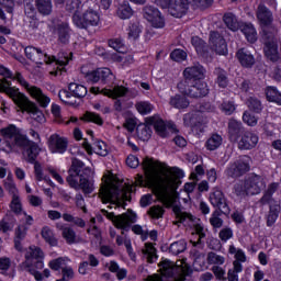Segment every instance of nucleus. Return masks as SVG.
Segmentation results:
<instances>
[{
  "instance_id": "37",
  "label": "nucleus",
  "mask_w": 281,
  "mask_h": 281,
  "mask_svg": "<svg viewBox=\"0 0 281 281\" xmlns=\"http://www.w3.org/2000/svg\"><path fill=\"white\" fill-rule=\"evenodd\" d=\"M266 98L268 102H276V104H279L281 106V92L278 91V88L273 86H268L266 88Z\"/></svg>"
},
{
  "instance_id": "40",
  "label": "nucleus",
  "mask_w": 281,
  "mask_h": 281,
  "mask_svg": "<svg viewBox=\"0 0 281 281\" xmlns=\"http://www.w3.org/2000/svg\"><path fill=\"white\" fill-rule=\"evenodd\" d=\"M191 44L195 48V52L200 54V56H206L207 55V46L205 45V41H203L199 36H194L191 38Z\"/></svg>"
},
{
  "instance_id": "42",
  "label": "nucleus",
  "mask_w": 281,
  "mask_h": 281,
  "mask_svg": "<svg viewBox=\"0 0 281 281\" xmlns=\"http://www.w3.org/2000/svg\"><path fill=\"white\" fill-rule=\"evenodd\" d=\"M142 254L147 256V262L153 263L157 260V248L153 246L150 243L145 244V248L142 249Z\"/></svg>"
},
{
  "instance_id": "59",
  "label": "nucleus",
  "mask_w": 281,
  "mask_h": 281,
  "mask_svg": "<svg viewBox=\"0 0 281 281\" xmlns=\"http://www.w3.org/2000/svg\"><path fill=\"white\" fill-rule=\"evenodd\" d=\"M136 109L142 115H147V113H150V111H153V104L146 101H140L136 103Z\"/></svg>"
},
{
  "instance_id": "9",
  "label": "nucleus",
  "mask_w": 281,
  "mask_h": 281,
  "mask_svg": "<svg viewBox=\"0 0 281 281\" xmlns=\"http://www.w3.org/2000/svg\"><path fill=\"white\" fill-rule=\"evenodd\" d=\"M178 89L183 95L189 98H205L210 93L207 83L203 81H194L190 83L188 80L180 81L178 83Z\"/></svg>"
},
{
  "instance_id": "57",
  "label": "nucleus",
  "mask_w": 281,
  "mask_h": 281,
  "mask_svg": "<svg viewBox=\"0 0 281 281\" xmlns=\"http://www.w3.org/2000/svg\"><path fill=\"white\" fill-rule=\"evenodd\" d=\"M139 34H142V29H139V24L138 23H132L130 25V30H128V38H131L132 41H137V38H139Z\"/></svg>"
},
{
  "instance_id": "22",
  "label": "nucleus",
  "mask_w": 281,
  "mask_h": 281,
  "mask_svg": "<svg viewBox=\"0 0 281 281\" xmlns=\"http://www.w3.org/2000/svg\"><path fill=\"white\" fill-rule=\"evenodd\" d=\"M184 80H203L205 78V68L201 64L188 67L183 71Z\"/></svg>"
},
{
  "instance_id": "23",
  "label": "nucleus",
  "mask_w": 281,
  "mask_h": 281,
  "mask_svg": "<svg viewBox=\"0 0 281 281\" xmlns=\"http://www.w3.org/2000/svg\"><path fill=\"white\" fill-rule=\"evenodd\" d=\"M258 145V135L251 132H245L238 140L239 150H251Z\"/></svg>"
},
{
  "instance_id": "33",
  "label": "nucleus",
  "mask_w": 281,
  "mask_h": 281,
  "mask_svg": "<svg viewBox=\"0 0 281 281\" xmlns=\"http://www.w3.org/2000/svg\"><path fill=\"white\" fill-rule=\"evenodd\" d=\"M161 267V276H164L165 278H172V276L177 273V270L179 269L180 265L175 263L170 260H165L162 261Z\"/></svg>"
},
{
  "instance_id": "60",
  "label": "nucleus",
  "mask_w": 281,
  "mask_h": 281,
  "mask_svg": "<svg viewBox=\"0 0 281 281\" xmlns=\"http://www.w3.org/2000/svg\"><path fill=\"white\" fill-rule=\"evenodd\" d=\"M170 58L176 63H181V60H186V58H188V54L183 49H175L171 52Z\"/></svg>"
},
{
  "instance_id": "50",
  "label": "nucleus",
  "mask_w": 281,
  "mask_h": 281,
  "mask_svg": "<svg viewBox=\"0 0 281 281\" xmlns=\"http://www.w3.org/2000/svg\"><path fill=\"white\" fill-rule=\"evenodd\" d=\"M215 76H217V85L222 89H225L227 87L228 80H227V71H225L222 68H215L214 70Z\"/></svg>"
},
{
  "instance_id": "44",
  "label": "nucleus",
  "mask_w": 281,
  "mask_h": 281,
  "mask_svg": "<svg viewBox=\"0 0 281 281\" xmlns=\"http://www.w3.org/2000/svg\"><path fill=\"white\" fill-rule=\"evenodd\" d=\"M42 237L52 247H56V245H58V239H56V237L54 236V231H52V228H49L48 226L42 228Z\"/></svg>"
},
{
  "instance_id": "46",
  "label": "nucleus",
  "mask_w": 281,
  "mask_h": 281,
  "mask_svg": "<svg viewBox=\"0 0 281 281\" xmlns=\"http://www.w3.org/2000/svg\"><path fill=\"white\" fill-rule=\"evenodd\" d=\"M223 21L228 30H232L233 32H236V30H238V19H236V15H234V13L224 14Z\"/></svg>"
},
{
  "instance_id": "35",
  "label": "nucleus",
  "mask_w": 281,
  "mask_h": 281,
  "mask_svg": "<svg viewBox=\"0 0 281 281\" xmlns=\"http://www.w3.org/2000/svg\"><path fill=\"white\" fill-rule=\"evenodd\" d=\"M169 104L170 106H173V109H188V106H190V101L183 95L176 94L170 98Z\"/></svg>"
},
{
  "instance_id": "49",
  "label": "nucleus",
  "mask_w": 281,
  "mask_h": 281,
  "mask_svg": "<svg viewBox=\"0 0 281 281\" xmlns=\"http://www.w3.org/2000/svg\"><path fill=\"white\" fill-rule=\"evenodd\" d=\"M58 98L64 102V104H69L70 106H75V104H78L76 99H74L76 97H74V93H71V91L60 90L58 93Z\"/></svg>"
},
{
  "instance_id": "55",
  "label": "nucleus",
  "mask_w": 281,
  "mask_h": 281,
  "mask_svg": "<svg viewBox=\"0 0 281 281\" xmlns=\"http://www.w3.org/2000/svg\"><path fill=\"white\" fill-rule=\"evenodd\" d=\"M110 47L119 52V54H124L126 52V46H124V42L121 38H114L109 41Z\"/></svg>"
},
{
  "instance_id": "28",
  "label": "nucleus",
  "mask_w": 281,
  "mask_h": 281,
  "mask_svg": "<svg viewBox=\"0 0 281 281\" xmlns=\"http://www.w3.org/2000/svg\"><path fill=\"white\" fill-rule=\"evenodd\" d=\"M56 32L58 36V43L61 45H68L69 40L71 38V29H69V24L66 22L57 24Z\"/></svg>"
},
{
  "instance_id": "27",
  "label": "nucleus",
  "mask_w": 281,
  "mask_h": 281,
  "mask_svg": "<svg viewBox=\"0 0 281 281\" xmlns=\"http://www.w3.org/2000/svg\"><path fill=\"white\" fill-rule=\"evenodd\" d=\"M257 19L260 21V23H262L263 30L265 27H273L269 26L273 21V14L268 8L265 7V4H259L257 10Z\"/></svg>"
},
{
  "instance_id": "54",
  "label": "nucleus",
  "mask_w": 281,
  "mask_h": 281,
  "mask_svg": "<svg viewBox=\"0 0 281 281\" xmlns=\"http://www.w3.org/2000/svg\"><path fill=\"white\" fill-rule=\"evenodd\" d=\"M148 216H150V218H164V214H166V210H164L161 206L159 205H154L150 206L149 210L147 211Z\"/></svg>"
},
{
  "instance_id": "64",
  "label": "nucleus",
  "mask_w": 281,
  "mask_h": 281,
  "mask_svg": "<svg viewBox=\"0 0 281 281\" xmlns=\"http://www.w3.org/2000/svg\"><path fill=\"white\" fill-rule=\"evenodd\" d=\"M14 229V223L8 221V218H3L0 222V232L3 234H8V232H12Z\"/></svg>"
},
{
  "instance_id": "61",
  "label": "nucleus",
  "mask_w": 281,
  "mask_h": 281,
  "mask_svg": "<svg viewBox=\"0 0 281 281\" xmlns=\"http://www.w3.org/2000/svg\"><path fill=\"white\" fill-rule=\"evenodd\" d=\"M218 237L222 240V243H227L231 238H234V231L229 227H224L220 231Z\"/></svg>"
},
{
  "instance_id": "20",
  "label": "nucleus",
  "mask_w": 281,
  "mask_h": 281,
  "mask_svg": "<svg viewBox=\"0 0 281 281\" xmlns=\"http://www.w3.org/2000/svg\"><path fill=\"white\" fill-rule=\"evenodd\" d=\"M43 250L40 247L31 246L25 254V261L20 265V270L25 271V269H30V262H34L35 260H41L44 258Z\"/></svg>"
},
{
  "instance_id": "36",
  "label": "nucleus",
  "mask_w": 281,
  "mask_h": 281,
  "mask_svg": "<svg viewBox=\"0 0 281 281\" xmlns=\"http://www.w3.org/2000/svg\"><path fill=\"white\" fill-rule=\"evenodd\" d=\"M35 5L40 14H42L43 16H49V14H52V0H35Z\"/></svg>"
},
{
  "instance_id": "14",
  "label": "nucleus",
  "mask_w": 281,
  "mask_h": 281,
  "mask_svg": "<svg viewBox=\"0 0 281 281\" xmlns=\"http://www.w3.org/2000/svg\"><path fill=\"white\" fill-rule=\"evenodd\" d=\"M209 45L212 52H215L217 56H227V42L225 41V37L221 35V33L216 31H211L209 37Z\"/></svg>"
},
{
  "instance_id": "15",
  "label": "nucleus",
  "mask_w": 281,
  "mask_h": 281,
  "mask_svg": "<svg viewBox=\"0 0 281 281\" xmlns=\"http://www.w3.org/2000/svg\"><path fill=\"white\" fill-rule=\"evenodd\" d=\"M18 82H20V85H22V87H24L27 90L30 95L34 98L43 109H47L52 100L49 99V97L43 93V90H41V88L36 86H30V83L25 81V78L23 77L19 79Z\"/></svg>"
},
{
  "instance_id": "45",
  "label": "nucleus",
  "mask_w": 281,
  "mask_h": 281,
  "mask_svg": "<svg viewBox=\"0 0 281 281\" xmlns=\"http://www.w3.org/2000/svg\"><path fill=\"white\" fill-rule=\"evenodd\" d=\"M187 248L188 244L186 243V240L181 239L172 243L169 247V251L173 256H179V254H183V251H186Z\"/></svg>"
},
{
  "instance_id": "34",
  "label": "nucleus",
  "mask_w": 281,
  "mask_h": 281,
  "mask_svg": "<svg viewBox=\"0 0 281 281\" xmlns=\"http://www.w3.org/2000/svg\"><path fill=\"white\" fill-rule=\"evenodd\" d=\"M98 265H100V260L98 259V257H95V255L93 254H89L87 257V261H83L80 263L79 266V273L81 276H87V271L90 267H98Z\"/></svg>"
},
{
  "instance_id": "39",
  "label": "nucleus",
  "mask_w": 281,
  "mask_h": 281,
  "mask_svg": "<svg viewBox=\"0 0 281 281\" xmlns=\"http://www.w3.org/2000/svg\"><path fill=\"white\" fill-rule=\"evenodd\" d=\"M241 32L245 34L248 43H256V41H258V33L256 32L254 24H244Z\"/></svg>"
},
{
  "instance_id": "16",
  "label": "nucleus",
  "mask_w": 281,
  "mask_h": 281,
  "mask_svg": "<svg viewBox=\"0 0 281 281\" xmlns=\"http://www.w3.org/2000/svg\"><path fill=\"white\" fill-rule=\"evenodd\" d=\"M143 13L145 19L151 23L153 27H164L166 25V20H164L159 9L153 5H146L143 9Z\"/></svg>"
},
{
  "instance_id": "43",
  "label": "nucleus",
  "mask_w": 281,
  "mask_h": 281,
  "mask_svg": "<svg viewBox=\"0 0 281 281\" xmlns=\"http://www.w3.org/2000/svg\"><path fill=\"white\" fill-rule=\"evenodd\" d=\"M279 214H280V203H276L274 205H271L267 216L268 227H271L276 223V221H278Z\"/></svg>"
},
{
  "instance_id": "51",
  "label": "nucleus",
  "mask_w": 281,
  "mask_h": 281,
  "mask_svg": "<svg viewBox=\"0 0 281 281\" xmlns=\"http://www.w3.org/2000/svg\"><path fill=\"white\" fill-rule=\"evenodd\" d=\"M222 214L223 212L215 210L210 217V224L215 229H221V227H223V218H221Z\"/></svg>"
},
{
  "instance_id": "41",
  "label": "nucleus",
  "mask_w": 281,
  "mask_h": 281,
  "mask_svg": "<svg viewBox=\"0 0 281 281\" xmlns=\"http://www.w3.org/2000/svg\"><path fill=\"white\" fill-rule=\"evenodd\" d=\"M136 133L139 139L148 142L149 137L153 135V130H150V125L148 123L139 124L136 128Z\"/></svg>"
},
{
  "instance_id": "58",
  "label": "nucleus",
  "mask_w": 281,
  "mask_h": 281,
  "mask_svg": "<svg viewBox=\"0 0 281 281\" xmlns=\"http://www.w3.org/2000/svg\"><path fill=\"white\" fill-rule=\"evenodd\" d=\"M207 262L209 265H224L225 257L217 255L216 252H209Z\"/></svg>"
},
{
  "instance_id": "53",
  "label": "nucleus",
  "mask_w": 281,
  "mask_h": 281,
  "mask_svg": "<svg viewBox=\"0 0 281 281\" xmlns=\"http://www.w3.org/2000/svg\"><path fill=\"white\" fill-rule=\"evenodd\" d=\"M81 120H85L86 122H93V124H98V126H102V124H104L100 114L93 112H86Z\"/></svg>"
},
{
  "instance_id": "6",
  "label": "nucleus",
  "mask_w": 281,
  "mask_h": 281,
  "mask_svg": "<svg viewBox=\"0 0 281 281\" xmlns=\"http://www.w3.org/2000/svg\"><path fill=\"white\" fill-rule=\"evenodd\" d=\"M88 10L85 11L82 16L79 14L72 15V23H75L76 27L79 30H88V27H95L98 23H100V13H98V4L93 1H87L85 3Z\"/></svg>"
},
{
  "instance_id": "8",
  "label": "nucleus",
  "mask_w": 281,
  "mask_h": 281,
  "mask_svg": "<svg viewBox=\"0 0 281 281\" xmlns=\"http://www.w3.org/2000/svg\"><path fill=\"white\" fill-rule=\"evenodd\" d=\"M276 27H265L262 34L263 54L271 63H278L280 58V50H278V38Z\"/></svg>"
},
{
  "instance_id": "30",
  "label": "nucleus",
  "mask_w": 281,
  "mask_h": 281,
  "mask_svg": "<svg viewBox=\"0 0 281 281\" xmlns=\"http://www.w3.org/2000/svg\"><path fill=\"white\" fill-rule=\"evenodd\" d=\"M243 133V123L237 120H229L228 122V136L231 142H237Z\"/></svg>"
},
{
  "instance_id": "18",
  "label": "nucleus",
  "mask_w": 281,
  "mask_h": 281,
  "mask_svg": "<svg viewBox=\"0 0 281 281\" xmlns=\"http://www.w3.org/2000/svg\"><path fill=\"white\" fill-rule=\"evenodd\" d=\"M90 92L98 94L102 93L108 98H113V100H117V98H124L128 93V88L124 86H115L113 89H102L100 90L98 87L90 88Z\"/></svg>"
},
{
  "instance_id": "1",
  "label": "nucleus",
  "mask_w": 281,
  "mask_h": 281,
  "mask_svg": "<svg viewBox=\"0 0 281 281\" xmlns=\"http://www.w3.org/2000/svg\"><path fill=\"white\" fill-rule=\"evenodd\" d=\"M140 166L162 205L172 207V212L180 220V223H183L187 218L192 221V215L181 211V206L176 204L179 196L175 192L181 183L179 179H183V170L171 168L159 173L157 172V162L149 157L144 158Z\"/></svg>"
},
{
  "instance_id": "25",
  "label": "nucleus",
  "mask_w": 281,
  "mask_h": 281,
  "mask_svg": "<svg viewBox=\"0 0 281 281\" xmlns=\"http://www.w3.org/2000/svg\"><path fill=\"white\" fill-rule=\"evenodd\" d=\"M145 122L149 126H154L159 137H168V128L166 127V123L164 122V120H161V117L159 116L147 117Z\"/></svg>"
},
{
  "instance_id": "2",
  "label": "nucleus",
  "mask_w": 281,
  "mask_h": 281,
  "mask_svg": "<svg viewBox=\"0 0 281 281\" xmlns=\"http://www.w3.org/2000/svg\"><path fill=\"white\" fill-rule=\"evenodd\" d=\"M0 135L5 140L4 153H14L16 148L24 150L25 159L29 164H34L35 177L37 181H43V169L41 162L36 161L41 154V147L35 142L27 139V136L21 132V128L14 124L0 130Z\"/></svg>"
},
{
  "instance_id": "48",
  "label": "nucleus",
  "mask_w": 281,
  "mask_h": 281,
  "mask_svg": "<svg viewBox=\"0 0 281 281\" xmlns=\"http://www.w3.org/2000/svg\"><path fill=\"white\" fill-rule=\"evenodd\" d=\"M116 14L119 19H131L133 16V9L128 3H122L119 5Z\"/></svg>"
},
{
  "instance_id": "10",
  "label": "nucleus",
  "mask_w": 281,
  "mask_h": 281,
  "mask_svg": "<svg viewBox=\"0 0 281 281\" xmlns=\"http://www.w3.org/2000/svg\"><path fill=\"white\" fill-rule=\"evenodd\" d=\"M101 214H103V216H106L108 220L111 221L117 229H124L125 232H128V227H131V225H133V223L137 221V215H135L134 213H123L120 215H115L114 212H109L102 209Z\"/></svg>"
},
{
  "instance_id": "13",
  "label": "nucleus",
  "mask_w": 281,
  "mask_h": 281,
  "mask_svg": "<svg viewBox=\"0 0 281 281\" xmlns=\"http://www.w3.org/2000/svg\"><path fill=\"white\" fill-rule=\"evenodd\" d=\"M209 201L213 207H216L222 214H225V216L229 215V212L232 210L229 209V202H227V198L225 196V193L218 189H214L209 196Z\"/></svg>"
},
{
  "instance_id": "21",
  "label": "nucleus",
  "mask_w": 281,
  "mask_h": 281,
  "mask_svg": "<svg viewBox=\"0 0 281 281\" xmlns=\"http://www.w3.org/2000/svg\"><path fill=\"white\" fill-rule=\"evenodd\" d=\"M188 0H171L168 7V12L176 19H181L188 12Z\"/></svg>"
},
{
  "instance_id": "29",
  "label": "nucleus",
  "mask_w": 281,
  "mask_h": 281,
  "mask_svg": "<svg viewBox=\"0 0 281 281\" xmlns=\"http://www.w3.org/2000/svg\"><path fill=\"white\" fill-rule=\"evenodd\" d=\"M0 76L3 77V79H0L1 93H7V95H10L7 91L8 89L16 91V89L12 88V82L8 81V78H12V71H10V69L5 68V66H0Z\"/></svg>"
},
{
  "instance_id": "11",
  "label": "nucleus",
  "mask_w": 281,
  "mask_h": 281,
  "mask_svg": "<svg viewBox=\"0 0 281 281\" xmlns=\"http://www.w3.org/2000/svg\"><path fill=\"white\" fill-rule=\"evenodd\" d=\"M251 157L249 156H240L237 160L229 165L226 169L227 177H232V179H238V177H243L247 175L249 170H251Z\"/></svg>"
},
{
  "instance_id": "47",
  "label": "nucleus",
  "mask_w": 281,
  "mask_h": 281,
  "mask_svg": "<svg viewBox=\"0 0 281 281\" xmlns=\"http://www.w3.org/2000/svg\"><path fill=\"white\" fill-rule=\"evenodd\" d=\"M221 144H223V136H221L218 134H213L206 140V148H207V150H216V148L221 147Z\"/></svg>"
},
{
  "instance_id": "4",
  "label": "nucleus",
  "mask_w": 281,
  "mask_h": 281,
  "mask_svg": "<svg viewBox=\"0 0 281 281\" xmlns=\"http://www.w3.org/2000/svg\"><path fill=\"white\" fill-rule=\"evenodd\" d=\"M99 196L102 203H110L109 210L122 207V202L128 201L124 187L117 182H104L100 189Z\"/></svg>"
},
{
  "instance_id": "56",
  "label": "nucleus",
  "mask_w": 281,
  "mask_h": 281,
  "mask_svg": "<svg viewBox=\"0 0 281 281\" xmlns=\"http://www.w3.org/2000/svg\"><path fill=\"white\" fill-rule=\"evenodd\" d=\"M247 104L250 111H254L255 113H260L262 111V102L257 98L250 97Z\"/></svg>"
},
{
  "instance_id": "52",
  "label": "nucleus",
  "mask_w": 281,
  "mask_h": 281,
  "mask_svg": "<svg viewBox=\"0 0 281 281\" xmlns=\"http://www.w3.org/2000/svg\"><path fill=\"white\" fill-rule=\"evenodd\" d=\"M4 189L11 196H18L19 195V189H16V184L14 183V180H12V176H8L4 180Z\"/></svg>"
},
{
  "instance_id": "12",
  "label": "nucleus",
  "mask_w": 281,
  "mask_h": 281,
  "mask_svg": "<svg viewBox=\"0 0 281 281\" xmlns=\"http://www.w3.org/2000/svg\"><path fill=\"white\" fill-rule=\"evenodd\" d=\"M85 78L87 82H102V85H109L115 80V76L109 68H99L97 70L87 72Z\"/></svg>"
},
{
  "instance_id": "3",
  "label": "nucleus",
  "mask_w": 281,
  "mask_h": 281,
  "mask_svg": "<svg viewBox=\"0 0 281 281\" xmlns=\"http://www.w3.org/2000/svg\"><path fill=\"white\" fill-rule=\"evenodd\" d=\"M93 169L86 167L80 159L72 158L66 181L74 190H82L83 194H91L94 190Z\"/></svg>"
},
{
  "instance_id": "32",
  "label": "nucleus",
  "mask_w": 281,
  "mask_h": 281,
  "mask_svg": "<svg viewBox=\"0 0 281 281\" xmlns=\"http://www.w3.org/2000/svg\"><path fill=\"white\" fill-rule=\"evenodd\" d=\"M68 91H70L74 98H77L78 100H82V98H87V93H89V91L87 90V87L76 82L69 83Z\"/></svg>"
},
{
  "instance_id": "62",
  "label": "nucleus",
  "mask_w": 281,
  "mask_h": 281,
  "mask_svg": "<svg viewBox=\"0 0 281 281\" xmlns=\"http://www.w3.org/2000/svg\"><path fill=\"white\" fill-rule=\"evenodd\" d=\"M81 3L82 2L80 0H68L66 2V10L68 12H74L75 14H78V10H80Z\"/></svg>"
},
{
  "instance_id": "19",
  "label": "nucleus",
  "mask_w": 281,
  "mask_h": 281,
  "mask_svg": "<svg viewBox=\"0 0 281 281\" xmlns=\"http://www.w3.org/2000/svg\"><path fill=\"white\" fill-rule=\"evenodd\" d=\"M25 56L29 58V60H32L33 63H36V65H43V61L46 64L52 63L49 59V56L47 54H44L41 48H36L34 46H27L25 49ZM44 58V59H43Z\"/></svg>"
},
{
  "instance_id": "5",
  "label": "nucleus",
  "mask_w": 281,
  "mask_h": 281,
  "mask_svg": "<svg viewBox=\"0 0 281 281\" xmlns=\"http://www.w3.org/2000/svg\"><path fill=\"white\" fill-rule=\"evenodd\" d=\"M265 188V178L255 173L248 176L244 181L237 182L234 186L235 194H237V196L260 194Z\"/></svg>"
},
{
  "instance_id": "24",
  "label": "nucleus",
  "mask_w": 281,
  "mask_h": 281,
  "mask_svg": "<svg viewBox=\"0 0 281 281\" xmlns=\"http://www.w3.org/2000/svg\"><path fill=\"white\" fill-rule=\"evenodd\" d=\"M236 56L241 67L249 69L256 65V57H254V54H251L247 48L238 49Z\"/></svg>"
},
{
  "instance_id": "31",
  "label": "nucleus",
  "mask_w": 281,
  "mask_h": 281,
  "mask_svg": "<svg viewBox=\"0 0 281 281\" xmlns=\"http://www.w3.org/2000/svg\"><path fill=\"white\" fill-rule=\"evenodd\" d=\"M25 236H27V227L21 225L15 228L14 236V247L18 251H23V240H25Z\"/></svg>"
},
{
  "instance_id": "63",
  "label": "nucleus",
  "mask_w": 281,
  "mask_h": 281,
  "mask_svg": "<svg viewBox=\"0 0 281 281\" xmlns=\"http://www.w3.org/2000/svg\"><path fill=\"white\" fill-rule=\"evenodd\" d=\"M11 210L15 214H21L23 206L21 204V198L19 195H13L11 201Z\"/></svg>"
},
{
  "instance_id": "17",
  "label": "nucleus",
  "mask_w": 281,
  "mask_h": 281,
  "mask_svg": "<svg viewBox=\"0 0 281 281\" xmlns=\"http://www.w3.org/2000/svg\"><path fill=\"white\" fill-rule=\"evenodd\" d=\"M67 146H69L67 138L61 137L58 134H53L48 139V148L52 153L63 155L67 153Z\"/></svg>"
},
{
  "instance_id": "7",
  "label": "nucleus",
  "mask_w": 281,
  "mask_h": 281,
  "mask_svg": "<svg viewBox=\"0 0 281 281\" xmlns=\"http://www.w3.org/2000/svg\"><path fill=\"white\" fill-rule=\"evenodd\" d=\"M5 91L9 94V98H12L13 102L18 104L20 109L26 111V113H32L36 122H43L45 120V115L41 112L36 103L30 101L25 94L19 92V90H12L11 88Z\"/></svg>"
},
{
  "instance_id": "26",
  "label": "nucleus",
  "mask_w": 281,
  "mask_h": 281,
  "mask_svg": "<svg viewBox=\"0 0 281 281\" xmlns=\"http://www.w3.org/2000/svg\"><path fill=\"white\" fill-rule=\"evenodd\" d=\"M56 227L61 232V236L68 245H76V243H80V239H78L74 228L66 226L63 223H57Z\"/></svg>"
},
{
  "instance_id": "38",
  "label": "nucleus",
  "mask_w": 281,
  "mask_h": 281,
  "mask_svg": "<svg viewBox=\"0 0 281 281\" xmlns=\"http://www.w3.org/2000/svg\"><path fill=\"white\" fill-rule=\"evenodd\" d=\"M184 125L189 126L190 128H196L201 126V117L199 113H188L183 116Z\"/></svg>"
}]
</instances>
